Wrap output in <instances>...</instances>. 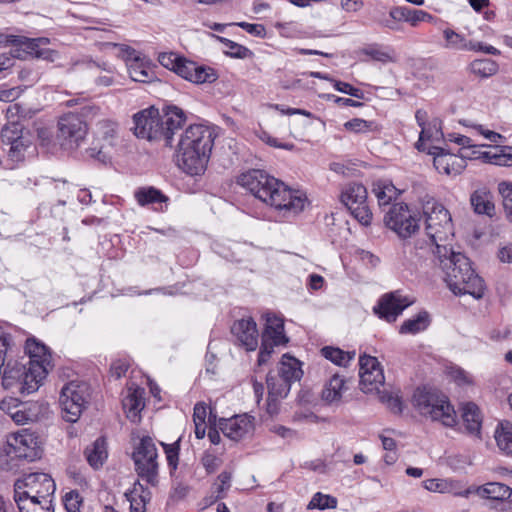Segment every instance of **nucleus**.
<instances>
[{"mask_svg": "<svg viewBox=\"0 0 512 512\" xmlns=\"http://www.w3.org/2000/svg\"><path fill=\"white\" fill-rule=\"evenodd\" d=\"M237 183L286 219L297 216L307 204L305 193L289 188L262 170L253 169L240 174Z\"/></svg>", "mask_w": 512, "mask_h": 512, "instance_id": "f257e3e1", "label": "nucleus"}, {"mask_svg": "<svg viewBox=\"0 0 512 512\" xmlns=\"http://www.w3.org/2000/svg\"><path fill=\"white\" fill-rule=\"evenodd\" d=\"M434 262L444 273V280L455 295L469 294L475 299L484 296L485 284L475 273L470 260L452 247H440Z\"/></svg>", "mask_w": 512, "mask_h": 512, "instance_id": "f03ea898", "label": "nucleus"}, {"mask_svg": "<svg viewBox=\"0 0 512 512\" xmlns=\"http://www.w3.org/2000/svg\"><path fill=\"white\" fill-rule=\"evenodd\" d=\"M214 143L213 131L204 125L189 126L180 138L176 164L186 174H202L207 167Z\"/></svg>", "mask_w": 512, "mask_h": 512, "instance_id": "7ed1b4c3", "label": "nucleus"}, {"mask_svg": "<svg viewBox=\"0 0 512 512\" xmlns=\"http://www.w3.org/2000/svg\"><path fill=\"white\" fill-rule=\"evenodd\" d=\"M55 488L48 474L31 473L15 482L14 499L21 512H43L49 509Z\"/></svg>", "mask_w": 512, "mask_h": 512, "instance_id": "20e7f679", "label": "nucleus"}, {"mask_svg": "<svg viewBox=\"0 0 512 512\" xmlns=\"http://www.w3.org/2000/svg\"><path fill=\"white\" fill-rule=\"evenodd\" d=\"M426 216V236L428 241L425 246L419 241V249H427L434 255L439 248L450 247L449 240L454 236L451 215L442 204L427 202L424 206Z\"/></svg>", "mask_w": 512, "mask_h": 512, "instance_id": "39448f33", "label": "nucleus"}, {"mask_svg": "<svg viewBox=\"0 0 512 512\" xmlns=\"http://www.w3.org/2000/svg\"><path fill=\"white\" fill-rule=\"evenodd\" d=\"M414 408L424 417L441 423L445 427L457 425V414L448 397L428 388H417L412 397Z\"/></svg>", "mask_w": 512, "mask_h": 512, "instance_id": "423d86ee", "label": "nucleus"}, {"mask_svg": "<svg viewBox=\"0 0 512 512\" xmlns=\"http://www.w3.org/2000/svg\"><path fill=\"white\" fill-rule=\"evenodd\" d=\"M25 348L30 360L22 388L27 391V394H30L37 391L42 385L53 368V361L48 347L35 339L27 340Z\"/></svg>", "mask_w": 512, "mask_h": 512, "instance_id": "0eeeda50", "label": "nucleus"}, {"mask_svg": "<svg viewBox=\"0 0 512 512\" xmlns=\"http://www.w3.org/2000/svg\"><path fill=\"white\" fill-rule=\"evenodd\" d=\"M158 453L153 439L143 437L133 452V460L138 476L152 486L158 483Z\"/></svg>", "mask_w": 512, "mask_h": 512, "instance_id": "6e6552de", "label": "nucleus"}, {"mask_svg": "<svg viewBox=\"0 0 512 512\" xmlns=\"http://www.w3.org/2000/svg\"><path fill=\"white\" fill-rule=\"evenodd\" d=\"M89 397V386L85 382L71 381L63 386L59 402L63 418L67 422H76L83 412Z\"/></svg>", "mask_w": 512, "mask_h": 512, "instance_id": "1a4fd4ad", "label": "nucleus"}, {"mask_svg": "<svg viewBox=\"0 0 512 512\" xmlns=\"http://www.w3.org/2000/svg\"><path fill=\"white\" fill-rule=\"evenodd\" d=\"M342 203L362 225L368 226L372 212L367 204V190L359 183L348 184L341 193Z\"/></svg>", "mask_w": 512, "mask_h": 512, "instance_id": "9d476101", "label": "nucleus"}, {"mask_svg": "<svg viewBox=\"0 0 512 512\" xmlns=\"http://www.w3.org/2000/svg\"><path fill=\"white\" fill-rule=\"evenodd\" d=\"M388 228L399 237L408 238L419 228V219L404 203L394 204L384 218Z\"/></svg>", "mask_w": 512, "mask_h": 512, "instance_id": "9b49d317", "label": "nucleus"}, {"mask_svg": "<svg viewBox=\"0 0 512 512\" xmlns=\"http://www.w3.org/2000/svg\"><path fill=\"white\" fill-rule=\"evenodd\" d=\"M7 442L14 457L34 461L41 456L38 436L29 429H21L8 435Z\"/></svg>", "mask_w": 512, "mask_h": 512, "instance_id": "f8f14e48", "label": "nucleus"}, {"mask_svg": "<svg viewBox=\"0 0 512 512\" xmlns=\"http://www.w3.org/2000/svg\"><path fill=\"white\" fill-rule=\"evenodd\" d=\"M58 129L62 145L68 149L78 148L87 134L86 123L74 113L62 116L58 122Z\"/></svg>", "mask_w": 512, "mask_h": 512, "instance_id": "ddd939ff", "label": "nucleus"}, {"mask_svg": "<svg viewBox=\"0 0 512 512\" xmlns=\"http://www.w3.org/2000/svg\"><path fill=\"white\" fill-rule=\"evenodd\" d=\"M359 365L361 390L366 394L379 393V389L384 386L385 377L377 358L367 355L361 356Z\"/></svg>", "mask_w": 512, "mask_h": 512, "instance_id": "4468645a", "label": "nucleus"}, {"mask_svg": "<svg viewBox=\"0 0 512 512\" xmlns=\"http://www.w3.org/2000/svg\"><path fill=\"white\" fill-rule=\"evenodd\" d=\"M134 134L149 141L160 140L163 136V123L158 109L150 107L134 115Z\"/></svg>", "mask_w": 512, "mask_h": 512, "instance_id": "2eb2a0df", "label": "nucleus"}, {"mask_svg": "<svg viewBox=\"0 0 512 512\" xmlns=\"http://www.w3.org/2000/svg\"><path fill=\"white\" fill-rule=\"evenodd\" d=\"M117 124L111 120H101L96 124V137L98 141L104 143L94 144L87 150L88 156L97 159L101 163H107L110 160L108 149L113 146V140L116 136Z\"/></svg>", "mask_w": 512, "mask_h": 512, "instance_id": "dca6fc26", "label": "nucleus"}, {"mask_svg": "<svg viewBox=\"0 0 512 512\" xmlns=\"http://www.w3.org/2000/svg\"><path fill=\"white\" fill-rule=\"evenodd\" d=\"M413 302L412 299L402 295L399 291L391 292L380 298L377 306L374 307V312L380 318L393 322Z\"/></svg>", "mask_w": 512, "mask_h": 512, "instance_id": "f3484780", "label": "nucleus"}, {"mask_svg": "<svg viewBox=\"0 0 512 512\" xmlns=\"http://www.w3.org/2000/svg\"><path fill=\"white\" fill-rule=\"evenodd\" d=\"M428 154L433 155V164L436 170L447 176H457L466 167V162L460 155L448 153L441 147L429 146Z\"/></svg>", "mask_w": 512, "mask_h": 512, "instance_id": "a211bd4d", "label": "nucleus"}, {"mask_svg": "<svg viewBox=\"0 0 512 512\" xmlns=\"http://www.w3.org/2000/svg\"><path fill=\"white\" fill-rule=\"evenodd\" d=\"M254 418L247 415H235L219 421V428L222 433L231 440L239 441L254 431Z\"/></svg>", "mask_w": 512, "mask_h": 512, "instance_id": "6ab92c4d", "label": "nucleus"}, {"mask_svg": "<svg viewBox=\"0 0 512 512\" xmlns=\"http://www.w3.org/2000/svg\"><path fill=\"white\" fill-rule=\"evenodd\" d=\"M161 122L163 123V136L166 145H172L173 135L176 131L181 129L185 124L187 117L185 112L174 105H167L163 108V114L160 115Z\"/></svg>", "mask_w": 512, "mask_h": 512, "instance_id": "aec40b11", "label": "nucleus"}, {"mask_svg": "<svg viewBox=\"0 0 512 512\" xmlns=\"http://www.w3.org/2000/svg\"><path fill=\"white\" fill-rule=\"evenodd\" d=\"M232 333L248 351H253L258 345V330L252 318L241 319L232 326Z\"/></svg>", "mask_w": 512, "mask_h": 512, "instance_id": "412c9836", "label": "nucleus"}, {"mask_svg": "<svg viewBox=\"0 0 512 512\" xmlns=\"http://www.w3.org/2000/svg\"><path fill=\"white\" fill-rule=\"evenodd\" d=\"M144 389L139 387H129L122 400L123 409L128 419L136 422L140 419V412L145 407Z\"/></svg>", "mask_w": 512, "mask_h": 512, "instance_id": "4be33fe9", "label": "nucleus"}, {"mask_svg": "<svg viewBox=\"0 0 512 512\" xmlns=\"http://www.w3.org/2000/svg\"><path fill=\"white\" fill-rule=\"evenodd\" d=\"M462 420L466 432L478 439L481 438L482 414L479 407L472 403H464L461 407Z\"/></svg>", "mask_w": 512, "mask_h": 512, "instance_id": "5701e85b", "label": "nucleus"}, {"mask_svg": "<svg viewBox=\"0 0 512 512\" xmlns=\"http://www.w3.org/2000/svg\"><path fill=\"white\" fill-rule=\"evenodd\" d=\"M13 48L11 50V57L18 59H25L28 56L40 58L43 53L39 50V43L43 39H30L24 36H14Z\"/></svg>", "mask_w": 512, "mask_h": 512, "instance_id": "b1692460", "label": "nucleus"}, {"mask_svg": "<svg viewBox=\"0 0 512 512\" xmlns=\"http://www.w3.org/2000/svg\"><path fill=\"white\" fill-rule=\"evenodd\" d=\"M470 203L476 214L488 217L495 215L493 195L487 188L475 190L470 196Z\"/></svg>", "mask_w": 512, "mask_h": 512, "instance_id": "393cba45", "label": "nucleus"}, {"mask_svg": "<svg viewBox=\"0 0 512 512\" xmlns=\"http://www.w3.org/2000/svg\"><path fill=\"white\" fill-rule=\"evenodd\" d=\"M26 371L25 366H22L17 362L12 363V360H7L3 373H1L2 385L4 388L10 389L18 387L20 392L27 393V391L22 388V382L24 381Z\"/></svg>", "mask_w": 512, "mask_h": 512, "instance_id": "a878e982", "label": "nucleus"}, {"mask_svg": "<svg viewBox=\"0 0 512 512\" xmlns=\"http://www.w3.org/2000/svg\"><path fill=\"white\" fill-rule=\"evenodd\" d=\"M262 338H264L265 341H272L273 344L276 345L286 344L288 339L284 334L283 319L275 315L267 314Z\"/></svg>", "mask_w": 512, "mask_h": 512, "instance_id": "bb28decb", "label": "nucleus"}, {"mask_svg": "<svg viewBox=\"0 0 512 512\" xmlns=\"http://www.w3.org/2000/svg\"><path fill=\"white\" fill-rule=\"evenodd\" d=\"M358 53L365 56L362 61L373 60L382 64L394 63L397 61V55L394 49L384 47L379 44H370L361 48Z\"/></svg>", "mask_w": 512, "mask_h": 512, "instance_id": "cd10ccee", "label": "nucleus"}, {"mask_svg": "<svg viewBox=\"0 0 512 512\" xmlns=\"http://www.w3.org/2000/svg\"><path fill=\"white\" fill-rule=\"evenodd\" d=\"M85 457L89 465L98 469L102 467L108 457L106 442L103 438L96 439L85 449Z\"/></svg>", "mask_w": 512, "mask_h": 512, "instance_id": "c85d7f7f", "label": "nucleus"}, {"mask_svg": "<svg viewBox=\"0 0 512 512\" xmlns=\"http://www.w3.org/2000/svg\"><path fill=\"white\" fill-rule=\"evenodd\" d=\"M131 512H145L150 499V492L140 482H135L133 488L126 494Z\"/></svg>", "mask_w": 512, "mask_h": 512, "instance_id": "c756f323", "label": "nucleus"}, {"mask_svg": "<svg viewBox=\"0 0 512 512\" xmlns=\"http://www.w3.org/2000/svg\"><path fill=\"white\" fill-rule=\"evenodd\" d=\"M467 70L475 77L485 79L496 75L499 71V65L495 60L481 58L473 60L468 65Z\"/></svg>", "mask_w": 512, "mask_h": 512, "instance_id": "7c9ffc66", "label": "nucleus"}, {"mask_svg": "<svg viewBox=\"0 0 512 512\" xmlns=\"http://www.w3.org/2000/svg\"><path fill=\"white\" fill-rule=\"evenodd\" d=\"M494 438L499 450L508 456H512V423L509 421L500 422L494 431Z\"/></svg>", "mask_w": 512, "mask_h": 512, "instance_id": "2f4dec72", "label": "nucleus"}, {"mask_svg": "<svg viewBox=\"0 0 512 512\" xmlns=\"http://www.w3.org/2000/svg\"><path fill=\"white\" fill-rule=\"evenodd\" d=\"M442 138L443 132L441 128V121L439 119H434L421 129L419 140L416 143V148L419 151H428V148L425 146V141L438 142Z\"/></svg>", "mask_w": 512, "mask_h": 512, "instance_id": "473e14b6", "label": "nucleus"}, {"mask_svg": "<svg viewBox=\"0 0 512 512\" xmlns=\"http://www.w3.org/2000/svg\"><path fill=\"white\" fill-rule=\"evenodd\" d=\"M302 373L300 362L296 358L287 354L282 356L279 367V376L281 379L291 384L292 381L299 380Z\"/></svg>", "mask_w": 512, "mask_h": 512, "instance_id": "72a5a7b5", "label": "nucleus"}, {"mask_svg": "<svg viewBox=\"0 0 512 512\" xmlns=\"http://www.w3.org/2000/svg\"><path fill=\"white\" fill-rule=\"evenodd\" d=\"M444 48L456 51H471L474 48L473 41L468 40L464 35L457 33L453 29L443 30Z\"/></svg>", "mask_w": 512, "mask_h": 512, "instance_id": "f704fd0d", "label": "nucleus"}, {"mask_svg": "<svg viewBox=\"0 0 512 512\" xmlns=\"http://www.w3.org/2000/svg\"><path fill=\"white\" fill-rule=\"evenodd\" d=\"M346 389L345 380L338 374L331 377L328 384L322 392V398L327 403H338L342 398V393Z\"/></svg>", "mask_w": 512, "mask_h": 512, "instance_id": "c9c22d12", "label": "nucleus"}, {"mask_svg": "<svg viewBox=\"0 0 512 512\" xmlns=\"http://www.w3.org/2000/svg\"><path fill=\"white\" fill-rule=\"evenodd\" d=\"M373 193L375 194L380 206L388 205L398 196V189L389 181L379 180L373 184Z\"/></svg>", "mask_w": 512, "mask_h": 512, "instance_id": "e433bc0d", "label": "nucleus"}, {"mask_svg": "<svg viewBox=\"0 0 512 512\" xmlns=\"http://www.w3.org/2000/svg\"><path fill=\"white\" fill-rule=\"evenodd\" d=\"M390 15L393 18L400 16L412 26H417L419 22L433 20V16L423 10H414L406 7L396 8L390 12Z\"/></svg>", "mask_w": 512, "mask_h": 512, "instance_id": "4c0bfd02", "label": "nucleus"}, {"mask_svg": "<svg viewBox=\"0 0 512 512\" xmlns=\"http://www.w3.org/2000/svg\"><path fill=\"white\" fill-rule=\"evenodd\" d=\"M128 72L131 79L136 82L148 83L155 78L150 67L140 61L138 57H135L128 64Z\"/></svg>", "mask_w": 512, "mask_h": 512, "instance_id": "58836bf2", "label": "nucleus"}, {"mask_svg": "<svg viewBox=\"0 0 512 512\" xmlns=\"http://www.w3.org/2000/svg\"><path fill=\"white\" fill-rule=\"evenodd\" d=\"M430 320L427 312L418 313L415 317L405 320L400 326V334H417L429 326Z\"/></svg>", "mask_w": 512, "mask_h": 512, "instance_id": "ea45409f", "label": "nucleus"}, {"mask_svg": "<svg viewBox=\"0 0 512 512\" xmlns=\"http://www.w3.org/2000/svg\"><path fill=\"white\" fill-rule=\"evenodd\" d=\"M483 498L504 501L512 498V488L499 482H489L483 485Z\"/></svg>", "mask_w": 512, "mask_h": 512, "instance_id": "a19ab883", "label": "nucleus"}, {"mask_svg": "<svg viewBox=\"0 0 512 512\" xmlns=\"http://www.w3.org/2000/svg\"><path fill=\"white\" fill-rule=\"evenodd\" d=\"M135 198L139 205L145 206L148 204L166 202L168 198L162 192L154 187L140 188L135 191Z\"/></svg>", "mask_w": 512, "mask_h": 512, "instance_id": "79ce46f5", "label": "nucleus"}, {"mask_svg": "<svg viewBox=\"0 0 512 512\" xmlns=\"http://www.w3.org/2000/svg\"><path fill=\"white\" fill-rule=\"evenodd\" d=\"M321 354L339 366H346L355 357V352H347L331 346L322 348Z\"/></svg>", "mask_w": 512, "mask_h": 512, "instance_id": "37998d69", "label": "nucleus"}, {"mask_svg": "<svg viewBox=\"0 0 512 512\" xmlns=\"http://www.w3.org/2000/svg\"><path fill=\"white\" fill-rule=\"evenodd\" d=\"M208 408L204 403H197L194 407L193 422L195 425V435L198 439H202L206 433V417Z\"/></svg>", "mask_w": 512, "mask_h": 512, "instance_id": "c03bdc74", "label": "nucleus"}, {"mask_svg": "<svg viewBox=\"0 0 512 512\" xmlns=\"http://www.w3.org/2000/svg\"><path fill=\"white\" fill-rule=\"evenodd\" d=\"M268 395L271 398L276 397L283 399L290 391V383L279 377L268 376L267 377Z\"/></svg>", "mask_w": 512, "mask_h": 512, "instance_id": "a18cd8bd", "label": "nucleus"}, {"mask_svg": "<svg viewBox=\"0 0 512 512\" xmlns=\"http://www.w3.org/2000/svg\"><path fill=\"white\" fill-rule=\"evenodd\" d=\"M379 401L387 406V408L393 413H401L403 410V404L398 393L380 390L379 393H375Z\"/></svg>", "mask_w": 512, "mask_h": 512, "instance_id": "49530a36", "label": "nucleus"}, {"mask_svg": "<svg viewBox=\"0 0 512 512\" xmlns=\"http://www.w3.org/2000/svg\"><path fill=\"white\" fill-rule=\"evenodd\" d=\"M231 486V474L227 471H224L219 474L216 481L214 482L212 489L214 497L210 500V504L218 499L224 498L226 492L229 490Z\"/></svg>", "mask_w": 512, "mask_h": 512, "instance_id": "de8ad7c7", "label": "nucleus"}, {"mask_svg": "<svg viewBox=\"0 0 512 512\" xmlns=\"http://www.w3.org/2000/svg\"><path fill=\"white\" fill-rule=\"evenodd\" d=\"M216 39L225 46L224 53L234 58H246L250 54V50L234 41L221 36H215Z\"/></svg>", "mask_w": 512, "mask_h": 512, "instance_id": "09e8293b", "label": "nucleus"}, {"mask_svg": "<svg viewBox=\"0 0 512 512\" xmlns=\"http://www.w3.org/2000/svg\"><path fill=\"white\" fill-rule=\"evenodd\" d=\"M336 506H337L336 498H334L330 495H326V494H322V493L318 492V493L314 494V496L312 497L311 501L309 502L307 508L310 510H313V509L324 510V509H329V508H336Z\"/></svg>", "mask_w": 512, "mask_h": 512, "instance_id": "8fccbe9b", "label": "nucleus"}, {"mask_svg": "<svg viewBox=\"0 0 512 512\" xmlns=\"http://www.w3.org/2000/svg\"><path fill=\"white\" fill-rule=\"evenodd\" d=\"M498 191L503 197V206L506 217L512 222V182H500L498 184Z\"/></svg>", "mask_w": 512, "mask_h": 512, "instance_id": "3c124183", "label": "nucleus"}, {"mask_svg": "<svg viewBox=\"0 0 512 512\" xmlns=\"http://www.w3.org/2000/svg\"><path fill=\"white\" fill-rule=\"evenodd\" d=\"M217 79V74L214 69L209 67H204L200 65H195V69L192 76V83L195 84H203V83H213Z\"/></svg>", "mask_w": 512, "mask_h": 512, "instance_id": "603ef678", "label": "nucleus"}, {"mask_svg": "<svg viewBox=\"0 0 512 512\" xmlns=\"http://www.w3.org/2000/svg\"><path fill=\"white\" fill-rule=\"evenodd\" d=\"M344 128L353 133H368L376 130V125L371 121L353 118L344 123Z\"/></svg>", "mask_w": 512, "mask_h": 512, "instance_id": "864d4df0", "label": "nucleus"}, {"mask_svg": "<svg viewBox=\"0 0 512 512\" xmlns=\"http://www.w3.org/2000/svg\"><path fill=\"white\" fill-rule=\"evenodd\" d=\"M63 502L68 512H80L83 499L79 492L72 490L64 495Z\"/></svg>", "mask_w": 512, "mask_h": 512, "instance_id": "5fc2aeb1", "label": "nucleus"}, {"mask_svg": "<svg viewBox=\"0 0 512 512\" xmlns=\"http://www.w3.org/2000/svg\"><path fill=\"white\" fill-rule=\"evenodd\" d=\"M17 457H14L13 452L10 450L8 442L3 447H0V469L2 470H11L16 467L14 460Z\"/></svg>", "mask_w": 512, "mask_h": 512, "instance_id": "6e6d98bb", "label": "nucleus"}, {"mask_svg": "<svg viewBox=\"0 0 512 512\" xmlns=\"http://www.w3.org/2000/svg\"><path fill=\"white\" fill-rule=\"evenodd\" d=\"M448 376L458 385H468L472 383L471 376L462 368L452 366L447 370Z\"/></svg>", "mask_w": 512, "mask_h": 512, "instance_id": "4d7b16f0", "label": "nucleus"}, {"mask_svg": "<svg viewBox=\"0 0 512 512\" xmlns=\"http://www.w3.org/2000/svg\"><path fill=\"white\" fill-rule=\"evenodd\" d=\"M182 60V57L178 56L177 54L173 52H164L160 53L158 56L159 63L174 72H176V68H178V65L180 61Z\"/></svg>", "mask_w": 512, "mask_h": 512, "instance_id": "13d9d810", "label": "nucleus"}, {"mask_svg": "<svg viewBox=\"0 0 512 512\" xmlns=\"http://www.w3.org/2000/svg\"><path fill=\"white\" fill-rule=\"evenodd\" d=\"M496 165L512 166V146H496Z\"/></svg>", "mask_w": 512, "mask_h": 512, "instance_id": "bf43d9fd", "label": "nucleus"}, {"mask_svg": "<svg viewBox=\"0 0 512 512\" xmlns=\"http://www.w3.org/2000/svg\"><path fill=\"white\" fill-rule=\"evenodd\" d=\"M472 127L478 134L482 135L485 139L492 143H501L505 139L501 134L494 132L483 125L480 124H472L469 125Z\"/></svg>", "mask_w": 512, "mask_h": 512, "instance_id": "052dcab7", "label": "nucleus"}, {"mask_svg": "<svg viewBox=\"0 0 512 512\" xmlns=\"http://www.w3.org/2000/svg\"><path fill=\"white\" fill-rule=\"evenodd\" d=\"M447 483L448 479H427L423 481V486L430 492L446 493L449 491Z\"/></svg>", "mask_w": 512, "mask_h": 512, "instance_id": "680f3d73", "label": "nucleus"}, {"mask_svg": "<svg viewBox=\"0 0 512 512\" xmlns=\"http://www.w3.org/2000/svg\"><path fill=\"white\" fill-rule=\"evenodd\" d=\"M195 62L189 61L185 58H182L180 61L178 68H176V72L182 78L192 82V76L195 69Z\"/></svg>", "mask_w": 512, "mask_h": 512, "instance_id": "e2e57ef3", "label": "nucleus"}, {"mask_svg": "<svg viewBox=\"0 0 512 512\" xmlns=\"http://www.w3.org/2000/svg\"><path fill=\"white\" fill-rule=\"evenodd\" d=\"M333 83H334L335 89L339 92L348 94V95L353 96L358 99H361L363 97V92L360 89L353 87L349 83L337 81V80H334Z\"/></svg>", "mask_w": 512, "mask_h": 512, "instance_id": "0e129e2a", "label": "nucleus"}, {"mask_svg": "<svg viewBox=\"0 0 512 512\" xmlns=\"http://www.w3.org/2000/svg\"><path fill=\"white\" fill-rule=\"evenodd\" d=\"M274 346H277L276 344H273L272 341H265L264 338H262V344L259 352L258 357V365H264L267 363L268 359L270 358L271 354L273 353Z\"/></svg>", "mask_w": 512, "mask_h": 512, "instance_id": "69168bd1", "label": "nucleus"}, {"mask_svg": "<svg viewBox=\"0 0 512 512\" xmlns=\"http://www.w3.org/2000/svg\"><path fill=\"white\" fill-rule=\"evenodd\" d=\"M162 446L164 447L169 466L175 469L178 464V444L166 445L162 443Z\"/></svg>", "mask_w": 512, "mask_h": 512, "instance_id": "338daca9", "label": "nucleus"}, {"mask_svg": "<svg viewBox=\"0 0 512 512\" xmlns=\"http://www.w3.org/2000/svg\"><path fill=\"white\" fill-rule=\"evenodd\" d=\"M201 461L208 473L214 472L221 465V459L208 452L203 455Z\"/></svg>", "mask_w": 512, "mask_h": 512, "instance_id": "774afa93", "label": "nucleus"}]
</instances>
